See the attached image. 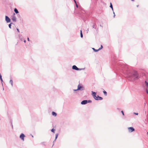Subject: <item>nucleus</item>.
I'll return each instance as SVG.
<instances>
[{
  "label": "nucleus",
  "instance_id": "ea45409f",
  "mask_svg": "<svg viewBox=\"0 0 148 148\" xmlns=\"http://www.w3.org/2000/svg\"><path fill=\"white\" fill-rule=\"evenodd\" d=\"M138 6H139V5H137V7H138Z\"/></svg>",
  "mask_w": 148,
  "mask_h": 148
},
{
  "label": "nucleus",
  "instance_id": "e433bc0d",
  "mask_svg": "<svg viewBox=\"0 0 148 148\" xmlns=\"http://www.w3.org/2000/svg\"><path fill=\"white\" fill-rule=\"evenodd\" d=\"M26 40H24V42L25 43L26 42Z\"/></svg>",
  "mask_w": 148,
  "mask_h": 148
},
{
  "label": "nucleus",
  "instance_id": "c756f323",
  "mask_svg": "<svg viewBox=\"0 0 148 148\" xmlns=\"http://www.w3.org/2000/svg\"><path fill=\"white\" fill-rule=\"evenodd\" d=\"M75 4H76V7L77 8H78V5H77V3H75Z\"/></svg>",
  "mask_w": 148,
  "mask_h": 148
},
{
  "label": "nucleus",
  "instance_id": "72a5a7b5",
  "mask_svg": "<svg viewBox=\"0 0 148 148\" xmlns=\"http://www.w3.org/2000/svg\"><path fill=\"white\" fill-rule=\"evenodd\" d=\"M74 1V2L75 3H76V1H75V0H73Z\"/></svg>",
  "mask_w": 148,
  "mask_h": 148
},
{
  "label": "nucleus",
  "instance_id": "a211bd4d",
  "mask_svg": "<svg viewBox=\"0 0 148 148\" xmlns=\"http://www.w3.org/2000/svg\"><path fill=\"white\" fill-rule=\"evenodd\" d=\"M103 93L104 95L105 96H107V92L106 91H105V90H104L103 91Z\"/></svg>",
  "mask_w": 148,
  "mask_h": 148
},
{
  "label": "nucleus",
  "instance_id": "20e7f679",
  "mask_svg": "<svg viewBox=\"0 0 148 148\" xmlns=\"http://www.w3.org/2000/svg\"><path fill=\"white\" fill-rule=\"evenodd\" d=\"M84 89V87L82 85H81L80 84L78 85L77 90L82 91Z\"/></svg>",
  "mask_w": 148,
  "mask_h": 148
},
{
  "label": "nucleus",
  "instance_id": "6e6552de",
  "mask_svg": "<svg viewBox=\"0 0 148 148\" xmlns=\"http://www.w3.org/2000/svg\"><path fill=\"white\" fill-rule=\"evenodd\" d=\"M25 135L23 133H21L20 136V138L23 141L24 140V138L25 137Z\"/></svg>",
  "mask_w": 148,
  "mask_h": 148
},
{
  "label": "nucleus",
  "instance_id": "412c9836",
  "mask_svg": "<svg viewBox=\"0 0 148 148\" xmlns=\"http://www.w3.org/2000/svg\"><path fill=\"white\" fill-rule=\"evenodd\" d=\"M58 133L56 134V136H55V139H57V138H58Z\"/></svg>",
  "mask_w": 148,
  "mask_h": 148
},
{
  "label": "nucleus",
  "instance_id": "c9c22d12",
  "mask_svg": "<svg viewBox=\"0 0 148 148\" xmlns=\"http://www.w3.org/2000/svg\"><path fill=\"white\" fill-rule=\"evenodd\" d=\"M56 140V139H55L53 141V143H54V142Z\"/></svg>",
  "mask_w": 148,
  "mask_h": 148
},
{
  "label": "nucleus",
  "instance_id": "c85d7f7f",
  "mask_svg": "<svg viewBox=\"0 0 148 148\" xmlns=\"http://www.w3.org/2000/svg\"><path fill=\"white\" fill-rule=\"evenodd\" d=\"M0 79V80L1 81V82L2 83V82H3V80L2 78H1V79Z\"/></svg>",
  "mask_w": 148,
  "mask_h": 148
},
{
  "label": "nucleus",
  "instance_id": "7c9ffc66",
  "mask_svg": "<svg viewBox=\"0 0 148 148\" xmlns=\"http://www.w3.org/2000/svg\"><path fill=\"white\" fill-rule=\"evenodd\" d=\"M146 93L148 94V91L147 89H146Z\"/></svg>",
  "mask_w": 148,
  "mask_h": 148
},
{
  "label": "nucleus",
  "instance_id": "aec40b11",
  "mask_svg": "<svg viewBox=\"0 0 148 148\" xmlns=\"http://www.w3.org/2000/svg\"><path fill=\"white\" fill-rule=\"evenodd\" d=\"M55 130L54 129V128H52L51 130V131L52 132H53L54 133V132H55Z\"/></svg>",
  "mask_w": 148,
  "mask_h": 148
},
{
  "label": "nucleus",
  "instance_id": "393cba45",
  "mask_svg": "<svg viewBox=\"0 0 148 148\" xmlns=\"http://www.w3.org/2000/svg\"><path fill=\"white\" fill-rule=\"evenodd\" d=\"M19 38L22 41L23 40V38L22 37H21L20 36H19Z\"/></svg>",
  "mask_w": 148,
  "mask_h": 148
},
{
  "label": "nucleus",
  "instance_id": "58836bf2",
  "mask_svg": "<svg viewBox=\"0 0 148 148\" xmlns=\"http://www.w3.org/2000/svg\"><path fill=\"white\" fill-rule=\"evenodd\" d=\"M113 13L114 14V15L115 14L114 12V11H113Z\"/></svg>",
  "mask_w": 148,
  "mask_h": 148
},
{
  "label": "nucleus",
  "instance_id": "f03ea898",
  "mask_svg": "<svg viewBox=\"0 0 148 148\" xmlns=\"http://www.w3.org/2000/svg\"><path fill=\"white\" fill-rule=\"evenodd\" d=\"M91 102H92V101L90 100H85L82 101L81 102V104L82 105H85L86 104L88 103H91Z\"/></svg>",
  "mask_w": 148,
  "mask_h": 148
},
{
  "label": "nucleus",
  "instance_id": "5701e85b",
  "mask_svg": "<svg viewBox=\"0 0 148 148\" xmlns=\"http://www.w3.org/2000/svg\"><path fill=\"white\" fill-rule=\"evenodd\" d=\"M92 27L93 28H94L95 29H96V27H95V25H93L92 26Z\"/></svg>",
  "mask_w": 148,
  "mask_h": 148
},
{
  "label": "nucleus",
  "instance_id": "473e14b6",
  "mask_svg": "<svg viewBox=\"0 0 148 148\" xmlns=\"http://www.w3.org/2000/svg\"><path fill=\"white\" fill-rule=\"evenodd\" d=\"M77 90V89H74L73 90L74 91H76L77 90Z\"/></svg>",
  "mask_w": 148,
  "mask_h": 148
},
{
  "label": "nucleus",
  "instance_id": "f704fd0d",
  "mask_svg": "<svg viewBox=\"0 0 148 148\" xmlns=\"http://www.w3.org/2000/svg\"><path fill=\"white\" fill-rule=\"evenodd\" d=\"M86 31H87V33L88 32V28L87 29V30H86Z\"/></svg>",
  "mask_w": 148,
  "mask_h": 148
},
{
  "label": "nucleus",
  "instance_id": "2f4dec72",
  "mask_svg": "<svg viewBox=\"0 0 148 148\" xmlns=\"http://www.w3.org/2000/svg\"><path fill=\"white\" fill-rule=\"evenodd\" d=\"M27 40H28V41H30V40H29V38L28 37L27 38Z\"/></svg>",
  "mask_w": 148,
  "mask_h": 148
},
{
  "label": "nucleus",
  "instance_id": "ddd939ff",
  "mask_svg": "<svg viewBox=\"0 0 148 148\" xmlns=\"http://www.w3.org/2000/svg\"><path fill=\"white\" fill-rule=\"evenodd\" d=\"M14 25V24L12 23H11L10 24H9L8 25L9 27L11 29V25Z\"/></svg>",
  "mask_w": 148,
  "mask_h": 148
},
{
  "label": "nucleus",
  "instance_id": "7ed1b4c3",
  "mask_svg": "<svg viewBox=\"0 0 148 148\" xmlns=\"http://www.w3.org/2000/svg\"><path fill=\"white\" fill-rule=\"evenodd\" d=\"M72 68L73 70H75L77 71L81 70L84 69L85 68L83 69H79L75 65H74L72 66Z\"/></svg>",
  "mask_w": 148,
  "mask_h": 148
},
{
  "label": "nucleus",
  "instance_id": "b1692460",
  "mask_svg": "<svg viewBox=\"0 0 148 148\" xmlns=\"http://www.w3.org/2000/svg\"><path fill=\"white\" fill-rule=\"evenodd\" d=\"M41 144L44 145H45V142H42L41 143Z\"/></svg>",
  "mask_w": 148,
  "mask_h": 148
},
{
  "label": "nucleus",
  "instance_id": "423d86ee",
  "mask_svg": "<svg viewBox=\"0 0 148 148\" xmlns=\"http://www.w3.org/2000/svg\"><path fill=\"white\" fill-rule=\"evenodd\" d=\"M129 132H131L135 130V129L132 127H130L128 128Z\"/></svg>",
  "mask_w": 148,
  "mask_h": 148
},
{
  "label": "nucleus",
  "instance_id": "a878e982",
  "mask_svg": "<svg viewBox=\"0 0 148 148\" xmlns=\"http://www.w3.org/2000/svg\"><path fill=\"white\" fill-rule=\"evenodd\" d=\"M121 113H122V115H123V116L124 115V112H123V110H122L121 111Z\"/></svg>",
  "mask_w": 148,
  "mask_h": 148
},
{
  "label": "nucleus",
  "instance_id": "4468645a",
  "mask_svg": "<svg viewBox=\"0 0 148 148\" xmlns=\"http://www.w3.org/2000/svg\"><path fill=\"white\" fill-rule=\"evenodd\" d=\"M14 12H15V13H16V14H18V10H17V9L15 8L14 9Z\"/></svg>",
  "mask_w": 148,
  "mask_h": 148
},
{
  "label": "nucleus",
  "instance_id": "cd10ccee",
  "mask_svg": "<svg viewBox=\"0 0 148 148\" xmlns=\"http://www.w3.org/2000/svg\"><path fill=\"white\" fill-rule=\"evenodd\" d=\"M16 30L17 31V32H20V31H19V29H18V28H16Z\"/></svg>",
  "mask_w": 148,
  "mask_h": 148
},
{
  "label": "nucleus",
  "instance_id": "dca6fc26",
  "mask_svg": "<svg viewBox=\"0 0 148 148\" xmlns=\"http://www.w3.org/2000/svg\"><path fill=\"white\" fill-rule=\"evenodd\" d=\"M92 49H93L94 51L95 52H97L99 51V49H95L94 48H92Z\"/></svg>",
  "mask_w": 148,
  "mask_h": 148
},
{
  "label": "nucleus",
  "instance_id": "0eeeda50",
  "mask_svg": "<svg viewBox=\"0 0 148 148\" xmlns=\"http://www.w3.org/2000/svg\"><path fill=\"white\" fill-rule=\"evenodd\" d=\"M15 13H13V15L12 16V19L13 22H16V18L14 16Z\"/></svg>",
  "mask_w": 148,
  "mask_h": 148
},
{
  "label": "nucleus",
  "instance_id": "9b49d317",
  "mask_svg": "<svg viewBox=\"0 0 148 148\" xmlns=\"http://www.w3.org/2000/svg\"><path fill=\"white\" fill-rule=\"evenodd\" d=\"M11 79L10 80V83L12 86H13V82L12 79V78H11Z\"/></svg>",
  "mask_w": 148,
  "mask_h": 148
},
{
  "label": "nucleus",
  "instance_id": "4c0bfd02",
  "mask_svg": "<svg viewBox=\"0 0 148 148\" xmlns=\"http://www.w3.org/2000/svg\"><path fill=\"white\" fill-rule=\"evenodd\" d=\"M115 14L114 15V16H113V17H114H114H115Z\"/></svg>",
  "mask_w": 148,
  "mask_h": 148
},
{
  "label": "nucleus",
  "instance_id": "9d476101",
  "mask_svg": "<svg viewBox=\"0 0 148 148\" xmlns=\"http://www.w3.org/2000/svg\"><path fill=\"white\" fill-rule=\"evenodd\" d=\"M92 95L93 96V97L94 98V99H95V98H96V92H93L92 91Z\"/></svg>",
  "mask_w": 148,
  "mask_h": 148
},
{
  "label": "nucleus",
  "instance_id": "2eb2a0df",
  "mask_svg": "<svg viewBox=\"0 0 148 148\" xmlns=\"http://www.w3.org/2000/svg\"><path fill=\"white\" fill-rule=\"evenodd\" d=\"M110 7L112 9V11H113V8L111 2L110 3Z\"/></svg>",
  "mask_w": 148,
  "mask_h": 148
},
{
  "label": "nucleus",
  "instance_id": "f8f14e48",
  "mask_svg": "<svg viewBox=\"0 0 148 148\" xmlns=\"http://www.w3.org/2000/svg\"><path fill=\"white\" fill-rule=\"evenodd\" d=\"M52 114L53 116H57V114L54 112H52Z\"/></svg>",
  "mask_w": 148,
  "mask_h": 148
},
{
  "label": "nucleus",
  "instance_id": "79ce46f5",
  "mask_svg": "<svg viewBox=\"0 0 148 148\" xmlns=\"http://www.w3.org/2000/svg\"><path fill=\"white\" fill-rule=\"evenodd\" d=\"M53 145H54V144H53V146H53Z\"/></svg>",
  "mask_w": 148,
  "mask_h": 148
},
{
  "label": "nucleus",
  "instance_id": "1a4fd4ad",
  "mask_svg": "<svg viewBox=\"0 0 148 148\" xmlns=\"http://www.w3.org/2000/svg\"><path fill=\"white\" fill-rule=\"evenodd\" d=\"M95 99L97 100H101L103 99V98L99 95H97L96 96V98H95Z\"/></svg>",
  "mask_w": 148,
  "mask_h": 148
},
{
  "label": "nucleus",
  "instance_id": "a19ab883",
  "mask_svg": "<svg viewBox=\"0 0 148 148\" xmlns=\"http://www.w3.org/2000/svg\"><path fill=\"white\" fill-rule=\"evenodd\" d=\"M132 0V1H134V0Z\"/></svg>",
  "mask_w": 148,
  "mask_h": 148
},
{
  "label": "nucleus",
  "instance_id": "4be33fe9",
  "mask_svg": "<svg viewBox=\"0 0 148 148\" xmlns=\"http://www.w3.org/2000/svg\"><path fill=\"white\" fill-rule=\"evenodd\" d=\"M103 48V46L102 45H101V47L98 49L99 50H100L102 49Z\"/></svg>",
  "mask_w": 148,
  "mask_h": 148
},
{
  "label": "nucleus",
  "instance_id": "39448f33",
  "mask_svg": "<svg viewBox=\"0 0 148 148\" xmlns=\"http://www.w3.org/2000/svg\"><path fill=\"white\" fill-rule=\"evenodd\" d=\"M5 20L7 23H10L11 21L10 18L7 16H5Z\"/></svg>",
  "mask_w": 148,
  "mask_h": 148
},
{
  "label": "nucleus",
  "instance_id": "f3484780",
  "mask_svg": "<svg viewBox=\"0 0 148 148\" xmlns=\"http://www.w3.org/2000/svg\"><path fill=\"white\" fill-rule=\"evenodd\" d=\"M80 36L81 38H82L83 37V35L82 33V31L81 30L80 31Z\"/></svg>",
  "mask_w": 148,
  "mask_h": 148
},
{
  "label": "nucleus",
  "instance_id": "f257e3e1",
  "mask_svg": "<svg viewBox=\"0 0 148 148\" xmlns=\"http://www.w3.org/2000/svg\"><path fill=\"white\" fill-rule=\"evenodd\" d=\"M117 70L119 72L123 74L129 81L133 82L138 79L139 75L136 71L131 70L127 65L118 62Z\"/></svg>",
  "mask_w": 148,
  "mask_h": 148
},
{
  "label": "nucleus",
  "instance_id": "bb28decb",
  "mask_svg": "<svg viewBox=\"0 0 148 148\" xmlns=\"http://www.w3.org/2000/svg\"><path fill=\"white\" fill-rule=\"evenodd\" d=\"M133 113L134 114H135L136 115H138V113L134 112Z\"/></svg>",
  "mask_w": 148,
  "mask_h": 148
},
{
  "label": "nucleus",
  "instance_id": "6ab92c4d",
  "mask_svg": "<svg viewBox=\"0 0 148 148\" xmlns=\"http://www.w3.org/2000/svg\"><path fill=\"white\" fill-rule=\"evenodd\" d=\"M145 84L146 86L148 87V82H147L146 81H145Z\"/></svg>",
  "mask_w": 148,
  "mask_h": 148
}]
</instances>
